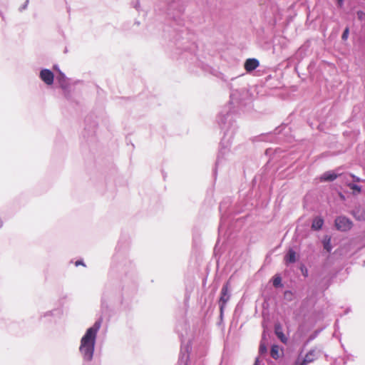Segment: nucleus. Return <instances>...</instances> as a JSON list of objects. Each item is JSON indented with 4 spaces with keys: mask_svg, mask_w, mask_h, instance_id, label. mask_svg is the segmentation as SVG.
<instances>
[{
    "mask_svg": "<svg viewBox=\"0 0 365 365\" xmlns=\"http://www.w3.org/2000/svg\"><path fill=\"white\" fill-rule=\"evenodd\" d=\"M247 95L245 90H234L230 93V101L228 105L225 106L217 116V122L222 130H224V136L220 143V148L215 163V173L220 165L222 164L226 156L229 155L231 139L232 138L235 127L234 125L233 115L235 106L242 105L244 96Z\"/></svg>",
    "mask_w": 365,
    "mask_h": 365,
    "instance_id": "1",
    "label": "nucleus"
},
{
    "mask_svg": "<svg viewBox=\"0 0 365 365\" xmlns=\"http://www.w3.org/2000/svg\"><path fill=\"white\" fill-rule=\"evenodd\" d=\"M101 319L97 320L88 328L81 339L79 352L84 361H91L93 358L97 334L101 327Z\"/></svg>",
    "mask_w": 365,
    "mask_h": 365,
    "instance_id": "2",
    "label": "nucleus"
},
{
    "mask_svg": "<svg viewBox=\"0 0 365 365\" xmlns=\"http://www.w3.org/2000/svg\"><path fill=\"white\" fill-rule=\"evenodd\" d=\"M230 283H229V282H227L225 284H223L222 289H221V292H220V297L219 299L220 317H222L224 309L226 306L227 302L230 300Z\"/></svg>",
    "mask_w": 365,
    "mask_h": 365,
    "instance_id": "3",
    "label": "nucleus"
},
{
    "mask_svg": "<svg viewBox=\"0 0 365 365\" xmlns=\"http://www.w3.org/2000/svg\"><path fill=\"white\" fill-rule=\"evenodd\" d=\"M319 357V354L316 349L309 350L304 357L299 355L295 360L294 365H307L314 362Z\"/></svg>",
    "mask_w": 365,
    "mask_h": 365,
    "instance_id": "4",
    "label": "nucleus"
},
{
    "mask_svg": "<svg viewBox=\"0 0 365 365\" xmlns=\"http://www.w3.org/2000/svg\"><path fill=\"white\" fill-rule=\"evenodd\" d=\"M336 228L341 232L349 230L352 227V222L344 216L337 217L334 222Z\"/></svg>",
    "mask_w": 365,
    "mask_h": 365,
    "instance_id": "5",
    "label": "nucleus"
},
{
    "mask_svg": "<svg viewBox=\"0 0 365 365\" xmlns=\"http://www.w3.org/2000/svg\"><path fill=\"white\" fill-rule=\"evenodd\" d=\"M190 349V343L187 342L186 344H182L180 357H179V365H187V362L189 359V352Z\"/></svg>",
    "mask_w": 365,
    "mask_h": 365,
    "instance_id": "6",
    "label": "nucleus"
},
{
    "mask_svg": "<svg viewBox=\"0 0 365 365\" xmlns=\"http://www.w3.org/2000/svg\"><path fill=\"white\" fill-rule=\"evenodd\" d=\"M39 77L41 80L47 86H51L53 83L54 75L53 73L49 69H42L40 71Z\"/></svg>",
    "mask_w": 365,
    "mask_h": 365,
    "instance_id": "7",
    "label": "nucleus"
},
{
    "mask_svg": "<svg viewBox=\"0 0 365 365\" xmlns=\"http://www.w3.org/2000/svg\"><path fill=\"white\" fill-rule=\"evenodd\" d=\"M175 5L170 4L168 9V16L170 19H173L178 24H180L181 23V16L182 15V10L181 9H178L175 14L172 11V9H174Z\"/></svg>",
    "mask_w": 365,
    "mask_h": 365,
    "instance_id": "8",
    "label": "nucleus"
},
{
    "mask_svg": "<svg viewBox=\"0 0 365 365\" xmlns=\"http://www.w3.org/2000/svg\"><path fill=\"white\" fill-rule=\"evenodd\" d=\"M274 333L277 338L284 344H287L288 339L283 332L282 326L280 323L274 324Z\"/></svg>",
    "mask_w": 365,
    "mask_h": 365,
    "instance_id": "9",
    "label": "nucleus"
},
{
    "mask_svg": "<svg viewBox=\"0 0 365 365\" xmlns=\"http://www.w3.org/2000/svg\"><path fill=\"white\" fill-rule=\"evenodd\" d=\"M259 65V62L256 58H248L245 63V68L250 72L256 69Z\"/></svg>",
    "mask_w": 365,
    "mask_h": 365,
    "instance_id": "10",
    "label": "nucleus"
},
{
    "mask_svg": "<svg viewBox=\"0 0 365 365\" xmlns=\"http://www.w3.org/2000/svg\"><path fill=\"white\" fill-rule=\"evenodd\" d=\"M338 175L333 171H327L321 176L322 181H333L336 179Z\"/></svg>",
    "mask_w": 365,
    "mask_h": 365,
    "instance_id": "11",
    "label": "nucleus"
},
{
    "mask_svg": "<svg viewBox=\"0 0 365 365\" xmlns=\"http://www.w3.org/2000/svg\"><path fill=\"white\" fill-rule=\"evenodd\" d=\"M286 263H294L297 260V255L294 250L290 249L284 257Z\"/></svg>",
    "mask_w": 365,
    "mask_h": 365,
    "instance_id": "12",
    "label": "nucleus"
},
{
    "mask_svg": "<svg viewBox=\"0 0 365 365\" xmlns=\"http://www.w3.org/2000/svg\"><path fill=\"white\" fill-rule=\"evenodd\" d=\"M324 225V220L321 217H316L312 224V228L314 230H319Z\"/></svg>",
    "mask_w": 365,
    "mask_h": 365,
    "instance_id": "13",
    "label": "nucleus"
},
{
    "mask_svg": "<svg viewBox=\"0 0 365 365\" xmlns=\"http://www.w3.org/2000/svg\"><path fill=\"white\" fill-rule=\"evenodd\" d=\"M270 355L274 359H278L281 356V350L278 345L272 346Z\"/></svg>",
    "mask_w": 365,
    "mask_h": 365,
    "instance_id": "14",
    "label": "nucleus"
},
{
    "mask_svg": "<svg viewBox=\"0 0 365 365\" xmlns=\"http://www.w3.org/2000/svg\"><path fill=\"white\" fill-rule=\"evenodd\" d=\"M58 76L57 77L58 81L61 88H64L66 84V77L63 73L58 71Z\"/></svg>",
    "mask_w": 365,
    "mask_h": 365,
    "instance_id": "15",
    "label": "nucleus"
},
{
    "mask_svg": "<svg viewBox=\"0 0 365 365\" xmlns=\"http://www.w3.org/2000/svg\"><path fill=\"white\" fill-rule=\"evenodd\" d=\"M323 246L324 249L327 252H330L331 251L332 247L331 245V237L329 236H326L323 240Z\"/></svg>",
    "mask_w": 365,
    "mask_h": 365,
    "instance_id": "16",
    "label": "nucleus"
},
{
    "mask_svg": "<svg viewBox=\"0 0 365 365\" xmlns=\"http://www.w3.org/2000/svg\"><path fill=\"white\" fill-rule=\"evenodd\" d=\"M168 4V0H158L157 3L155 5V10L156 11H161V9L160 6L161 5H167Z\"/></svg>",
    "mask_w": 365,
    "mask_h": 365,
    "instance_id": "17",
    "label": "nucleus"
},
{
    "mask_svg": "<svg viewBox=\"0 0 365 365\" xmlns=\"http://www.w3.org/2000/svg\"><path fill=\"white\" fill-rule=\"evenodd\" d=\"M259 352L260 354H264L267 352V346L263 342L260 343L259 348Z\"/></svg>",
    "mask_w": 365,
    "mask_h": 365,
    "instance_id": "18",
    "label": "nucleus"
},
{
    "mask_svg": "<svg viewBox=\"0 0 365 365\" xmlns=\"http://www.w3.org/2000/svg\"><path fill=\"white\" fill-rule=\"evenodd\" d=\"M281 282H282V279H281L280 277H275L273 279V285L274 287L281 286L282 285Z\"/></svg>",
    "mask_w": 365,
    "mask_h": 365,
    "instance_id": "19",
    "label": "nucleus"
},
{
    "mask_svg": "<svg viewBox=\"0 0 365 365\" xmlns=\"http://www.w3.org/2000/svg\"><path fill=\"white\" fill-rule=\"evenodd\" d=\"M349 34V29L348 27H346L344 29V31L341 35L342 40L346 41L348 38Z\"/></svg>",
    "mask_w": 365,
    "mask_h": 365,
    "instance_id": "20",
    "label": "nucleus"
},
{
    "mask_svg": "<svg viewBox=\"0 0 365 365\" xmlns=\"http://www.w3.org/2000/svg\"><path fill=\"white\" fill-rule=\"evenodd\" d=\"M133 7L137 10V11H140V10H143L141 9V6H140V2L139 0H137L135 3H133Z\"/></svg>",
    "mask_w": 365,
    "mask_h": 365,
    "instance_id": "21",
    "label": "nucleus"
},
{
    "mask_svg": "<svg viewBox=\"0 0 365 365\" xmlns=\"http://www.w3.org/2000/svg\"><path fill=\"white\" fill-rule=\"evenodd\" d=\"M357 17L361 21L364 20L365 19V13L362 11H357Z\"/></svg>",
    "mask_w": 365,
    "mask_h": 365,
    "instance_id": "22",
    "label": "nucleus"
},
{
    "mask_svg": "<svg viewBox=\"0 0 365 365\" xmlns=\"http://www.w3.org/2000/svg\"><path fill=\"white\" fill-rule=\"evenodd\" d=\"M350 188L358 192L361 191V187L356 184L350 185Z\"/></svg>",
    "mask_w": 365,
    "mask_h": 365,
    "instance_id": "23",
    "label": "nucleus"
},
{
    "mask_svg": "<svg viewBox=\"0 0 365 365\" xmlns=\"http://www.w3.org/2000/svg\"><path fill=\"white\" fill-rule=\"evenodd\" d=\"M29 2V0H26L24 4L20 8V10L22 11V10L26 9L28 6Z\"/></svg>",
    "mask_w": 365,
    "mask_h": 365,
    "instance_id": "24",
    "label": "nucleus"
},
{
    "mask_svg": "<svg viewBox=\"0 0 365 365\" xmlns=\"http://www.w3.org/2000/svg\"><path fill=\"white\" fill-rule=\"evenodd\" d=\"M337 5L339 7H341L344 4V0H336Z\"/></svg>",
    "mask_w": 365,
    "mask_h": 365,
    "instance_id": "25",
    "label": "nucleus"
},
{
    "mask_svg": "<svg viewBox=\"0 0 365 365\" xmlns=\"http://www.w3.org/2000/svg\"><path fill=\"white\" fill-rule=\"evenodd\" d=\"M351 177L353 178L354 181H355V182H359L360 181V179L358 177H356L354 175H351Z\"/></svg>",
    "mask_w": 365,
    "mask_h": 365,
    "instance_id": "26",
    "label": "nucleus"
},
{
    "mask_svg": "<svg viewBox=\"0 0 365 365\" xmlns=\"http://www.w3.org/2000/svg\"><path fill=\"white\" fill-rule=\"evenodd\" d=\"M80 264L84 265V264H83V261H79V260H78V261H76V266H78V265H80Z\"/></svg>",
    "mask_w": 365,
    "mask_h": 365,
    "instance_id": "27",
    "label": "nucleus"
},
{
    "mask_svg": "<svg viewBox=\"0 0 365 365\" xmlns=\"http://www.w3.org/2000/svg\"><path fill=\"white\" fill-rule=\"evenodd\" d=\"M254 365H259V359L257 358Z\"/></svg>",
    "mask_w": 365,
    "mask_h": 365,
    "instance_id": "28",
    "label": "nucleus"
},
{
    "mask_svg": "<svg viewBox=\"0 0 365 365\" xmlns=\"http://www.w3.org/2000/svg\"><path fill=\"white\" fill-rule=\"evenodd\" d=\"M222 209H223V204L221 203L220 205V211L222 212Z\"/></svg>",
    "mask_w": 365,
    "mask_h": 365,
    "instance_id": "29",
    "label": "nucleus"
},
{
    "mask_svg": "<svg viewBox=\"0 0 365 365\" xmlns=\"http://www.w3.org/2000/svg\"><path fill=\"white\" fill-rule=\"evenodd\" d=\"M53 68H54V69H56V70H58V66H53Z\"/></svg>",
    "mask_w": 365,
    "mask_h": 365,
    "instance_id": "30",
    "label": "nucleus"
},
{
    "mask_svg": "<svg viewBox=\"0 0 365 365\" xmlns=\"http://www.w3.org/2000/svg\"><path fill=\"white\" fill-rule=\"evenodd\" d=\"M222 223H221L220 225V229H222Z\"/></svg>",
    "mask_w": 365,
    "mask_h": 365,
    "instance_id": "31",
    "label": "nucleus"
},
{
    "mask_svg": "<svg viewBox=\"0 0 365 365\" xmlns=\"http://www.w3.org/2000/svg\"><path fill=\"white\" fill-rule=\"evenodd\" d=\"M288 293H289V294H291V292H285V295H287Z\"/></svg>",
    "mask_w": 365,
    "mask_h": 365,
    "instance_id": "32",
    "label": "nucleus"
}]
</instances>
